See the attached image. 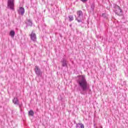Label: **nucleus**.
<instances>
[{
  "label": "nucleus",
  "mask_w": 128,
  "mask_h": 128,
  "mask_svg": "<svg viewBox=\"0 0 128 128\" xmlns=\"http://www.w3.org/2000/svg\"><path fill=\"white\" fill-rule=\"evenodd\" d=\"M78 78L76 80V83L78 87L77 88L76 90L80 92L81 94L84 96L86 94V92L90 90V84L88 83L84 76H78Z\"/></svg>",
  "instance_id": "1"
},
{
  "label": "nucleus",
  "mask_w": 128,
  "mask_h": 128,
  "mask_svg": "<svg viewBox=\"0 0 128 128\" xmlns=\"http://www.w3.org/2000/svg\"><path fill=\"white\" fill-rule=\"evenodd\" d=\"M77 17L76 16V20L78 22H82V18H84V14L82 10H79L77 12Z\"/></svg>",
  "instance_id": "2"
},
{
  "label": "nucleus",
  "mask_w": 128,
  "mask_h": 128,
  "mask_svg": "<svg viewBox=\"0 0 128 128\" xmlns=\"http://www.w3.org/2000/svg\"><path fill=\"white\" fill-rule=\"evenodd\" d=\"M8 8L12 10H14V0H8Z\"/></svg>",
  "instance_id": "3"
},
{
  "label": "nucleus",
  "mask_w": 128,
  "mask_h": 128,
  "mask_svg": "<svg viewBox=\"0 0 128 128\" xmlns=\"http://www.w3.org/2000/svg\"><path fill=\"white\" fill-rule=\"evenodd\" d=\"M114 8V12L116 14H118V16H122V9L118 6L115 5Z\"/></svg>",
  "instance_id": "4"
},
{
  "label": "nucleus",
  "mask_w": 128,
  "mask_h": 128,
  "mask_svg": "<svg viewBox=\"0 0 128 128\" xmlns=\"http://www.w3.org/2000/svg\"><path fill=\"white\" fill-rule=\"evenodd\" d=\"M34 70L35 72V74H36L37 76L42 77V70L38 66H34Z\"/></svg>",
  "instance_id": "5"
},
{
  "label": "nucleus",
  "mask_w": 128,
  "mask_h": 128,
  "mask_svg": "<svg viewBox=\"0 0 128 128\" xmlns=\"http://www.w3.org/2000/svg\"><path fill=\"white\" fill-rule=\"evenodd\" d=\"M62 63V66L63 68H68V60L66 58H62V60H61Z\"/></svg>",
  "instance_id": "6"
},
{
  "label": "nucleus",
  "mask_w": 128,
  "mask_h": 128,
  "mask_svg": "<svg viewBox=\"0 0 128 128\" xmlns=\"http://www.w3.org/2000/svg\"><path fill=\"white\" fill-rule=\"evenodd\" d=\"M12 102L14 104L18 106L20 108H22V105L20 104V101L18 100V98H14L12 100Z\"/></svg>",
  "instance_id": "7"
},
{
  "label": "nucleus",
  "mask_w": 128,
  "mask_h": 128,
  "mask_svg": "<svg viewBox=\"0 0 128 128\" xmlns=\"http://www.w3.org/2000/svg\"><path fill=\"white\" fill-rule=\"evenodd\" d=\"M30 38L31 40H32V42H36V34L34 32H32Z\"/></svg>",
  "instance_id": "8"
},
{
  "label": "nucleus",
  "mask_w": 128,
  "mask_h": 128,
  "mask_svg": "<svg viewBox=\"0 0 128 128\" xmlns=\"http://www.w3.org/2000/svg\"><path fill=\"white\" fill-rule=\"evenodd\" d=\"M18 14L20 16H24V8L20 7L19 8V10H18Z\"/></svg>",
  "instance_id": "9"
},
{
  "label": "nucleus",
  "mask_w": 128,
  "mask_h": 128,
  "mask_svg": "<svg viewBox=\"0 0 128 128\" xmlns=\"http://www.w3.org/2000/svg\"><path fill=\"white\" fill-rule=\"evenodd\" d=\"M76 128H84V124H82V123H78V124H76Z\"/></svg>",
  "instance_id": "10"
},
{
  "label": "nucleus",
  "mask_w": 128,
  "mask_h": 128,
  "mask_svg": "<svg viewBox=\"0 0 128 128\" xmlns=\"http://www.w3.org/2000/svg\"><path fill=\"white\" fill-rule=\"evenodd\" d=\"M28 23H27V25L26 26V28H28V26H32V20H27Z\"/></svg>",
  "instance_id": "11"
},
{
  "label": "nucleus",
  "mask_w": 128,
  "mask_h": 128,
  "mask_svg": "<svg viewBox=\"0 0 128 128\" xmlns=\"http://www.w3.org/2000/svg\"><path fill=\"white\" fill-rule=\"evenodd\" d=\"M96 8V6L94 4V3H92L90 4V10L92 12H94V8Z\"/></svg>",
  "instance_id": "12"
},
{
  "label": "nucleus",
  "mask_w": 128,
  "mask_h": 128,
  "mask_svg": "<svg viewBox=\"0 0 128 128\" xmlns=\"http://www.w3.org/2000/svg\"><path fill=\"white\" fill-rule=\"evenodd\" d=\"M14 34H16V32L14 30H11L10 33V35L12 38H14Z\"/></svg>",
  "instance_id": "13"
},
{
  "label": "nucleus",
  "mask_w": 128,
  "mask_h": 128,
  "mask_svg": "<svg viewBox=\"0 0 128 128\" xmlns=\"http://www.w3.org/2000/svg\"><path fill=\"white\" fill-rule=\"evenodd\" d=\"M34 110H30L28 112V116H34Z\"/></svg>",
  "instance_id": "14"
},
{
  "label": "nucleus",
  "mask_w": 128,
  "mask_h": 128,
  "mask_svg": "<svg viewBox=\"0 0 128 128\" xmlns=\"http://www.w3.org/2000/svg\"><path fill=\"white\" fill-rule=\"evenodd\" d=\"M68 18H69V22H72V20H74V16L72 15H69Z\"/></svg>",
  "instance_id": "15"
},
{
  "label": "nucleus",
  "mask_w": 128,
  "mask_h": 128,
  "mask_svg": "<svg viewBox=\"0 0 128 128\" xmlns=\"http://www.w3.org/2000/svg\"><path fill=\"white\" fill-rule=\"evenodd\" d=\"M102 16H103V18H106V14L104 13L102 14Z\"/></svg>",
  "instance_id": "16"
},
{
  "label": "nucleus",
  "mask_w": 128,
  "mask_h": 128,
  "mask_svg": "<svg viewBox=\"0 0 128 128\" xmlns=\"http://www.w3.org/2000/svg\"><path fill=\"white\" fill-rule=\"evenodd\" d=\"M81 2H86L88 0H80Z\"/></svg>",
  "instance_id": "17"
},
{
  "label": "nucleus",
  "mask_w": 128,
  "mask_h": 128,
  "mask_svg": "<svg viewBox=\"0 0 128 128\" xmlns=\"http://www.w3.org/2000/svg\"><path fill=\"white\" fill-rule=\"evenodd\" d=\"M70 26H72V24L70 25Z\"/></svg>",
  "instance_id": "18"
},
{
  "label": "nucleus",
  "mask_w": 128,
  "mask_h": 128,
  "mask_svg": "<svg viewBox=\"0 0 128 128\" xmlns=\"http://www.w3.org/2000/svg\"><path fill=\"white\" fill-rule=\"evenodd\" d=\"M88 24H90V22H88Z\"/></svg>",
  "instance_id": "19"
}]
</instances>
